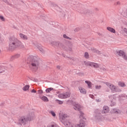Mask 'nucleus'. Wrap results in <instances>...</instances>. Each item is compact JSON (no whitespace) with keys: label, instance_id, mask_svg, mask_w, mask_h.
I'll use <instances>...</instances> for the list:
<instances>
[{"label":"nucleus","instance_id":"nucleus-1","mask_svg":"<svg viewBox=\"0 0 127 127\" xmlns=\"http://www.w3.org/2000/svg\"><path fill=\"white\" fill-rule=\"evenodd\" d=\"M79 116V124H77L70 122L67 120L64 122V125L66 127H86V117H85V114L83 112H80Z\"/></svg>","mask_w":127,"mask_h":127},{"label":"nucleus","instance_id":"nucleus-2","mask_svg":"<svg viewBox=\"0 0 127 127\" xmlns=\"http://www.w3.org/2000/svg\"><path fill=\"white\" fill-rule=\"evenodd\" d=\"M10 43L9 44V51H13L16 47H19L22 45V43L19 41L17 39L12 37L9 39Z\"/></svg>","mask_w":127,"mask_h":127},{"label":"nucleus","instance_id":"nucleus-3","mask_svg":"<svg viewBox=\"0 0 127 127\" xmlns=\"http://www.w3.org/2000/svg\"><path fill=\"white\" fill-rule=\"evenodd\" d=\"M33 116H34V114H30L27 116L21 117L18 120L19 124H20V125H23V126H25V125L28 123V122L32 121Z\"/></svg>","mask_w":127,"mask_h":127},{"label":"nucleus","instance_id":"nucleus-4","mask_svg":"<svg viewBox=\"0 0 127 127\" xmlns=\"http://www.w3.org/2000/svg\"><path fill=\"white\" fill-rule=\"evenodd\" d=\"M31 68L34 70H37L39 67V61H38V57L36 56H31L30 57Z\"/></svg>","mask_w":127,"mask_h":127},{"label":"nucleus","instance_id":"nucleus-5","mask_svg":"<svg viewBox=\"0 0 127 127\" xmlns=\"http://www.w3.org/2000/svg\"><path fill=\"white\" fill-rule=\"evenodd\" d=\"M70 93L69 92H65L64 93H61L59 94L58 97L60 99H67V98H69L70 97Z\"/></svg>","mask_w":127,"mask_h":127},{"label":"nucleus","instance_id":"nucleus-6","mask_svg":"<svg viewBox=\"0 0 127 127\" xmlns=\"http://www.w3.org/2000/svg\"><path fill=\"white\" fill-rule=\"evenodd\" d=\"M105 84L108 87H109L110 89H111V91H112L113 92L117 91V88L116 87V86L114 85V84L110 83L109 82H106Z\"/></svg>","mask_w":127,"mask_h":127},{"label":"nucleus","instance_id":"nucleus-7","mask_svg":"<svg viewBox=\"0 0 127 127\" xmlns=\"http://www.w3.org/2000/svg\"><path fill=\"white\" fill-rule=\"evenodd\" d=\"M109 98L111 100V104L110 105L111 107H113V106H115L116 105V96L115 95H111L109 96Z\"/></svg>","mask_w":127,"mask_h":127},{"label":"nucleus","instance_id":"nucleus-8","mask_svg":"<svg viewBox=\"0 0 127 127\" xmlns=\"http://www.w3.org/2000/svg\"><path fill=\"white\" fill-rule=\"evenodd\" d=\"M125 53V52H124L123 51L119 50L116 51L115 53V55H116V56H119V57H123Z\"/></svg>","mask_w":127,"mask_h":127},{"label":"nucleus","instance_id":"nucleus-9","mask_svg":"<svg viewBox=\"0 0 127 127\" xmlns=\"http://www.w3.org/2000/svg\"><path fill=\"white\" fill-rule=\"evenodd\" d=\"M19 37L21 38V39H22L23 40H27L28 39V37L27 36L22 33L19 34Z\"/></svg>","mask_w":127,"mask_h":127},{"label":"nucleus","instance_id":"nucleus-10","mask_svg":"<svg viewBox=\"0 0 127 127\" xmlns=\"http://www.w3.org/2000/svg\"><path fill=\"white\" fill-rule=\"evenodd\" d=\"M109 112H110V109H109V107L104 106L102 113H103V114H108Z\"/></svg>","mask_w":127,"mask_h":127},{"label":"nucleus","instance_id":"nucleus-11","mask_svg":"<svg viewBox=\"0 0 127 127\" xmlns=\"http://www.w3.org/2000/svg\"><path fill=\"white\" fill-rule=\"evenodd\" d=\"M78 89L80 93H81V94H86L87 91H86V89H85L84 88L82 87H79Z\"/></svg>","mask_w":127,"mask_h":127},{"label":"nucleus","instance_id":"nucleus-12","mask_svg":"<svg viewBox=\"0 0 127 127\" xmlns=\"http://www.w3.org/2000/svg\"><path fill=\"white\" fill-rule=\"evenodd\" d=\"M82 107L80 106L79 104H75L74 105L73 108L74 110H76V111H80L82 109Z\"/></svg>","mask_w":127,"mask_h":127},{"label":"nucleus","instance_id":"nucleus-13","mask_svg":"<svg viewBox=\"0 0 127 127\" xmlns=\"http://www.w3.org/2000/svg\"><path fill=\"white\" fill-rule=\"evenodd\" d=\"M90 66L93 67V68H99V67H100V65L99 64H98L97 63L91 62V64Z\"/></svg>","mask_w":127,"mask_h":127},{"label":"nucleus","instance_id":"nucleus-14","mask_svg":"<svg viewBox=\"0 0 127 127\" xmlns=\"http://www.w3.org/2000/svg\"><path fill=\"white\" fill-rule=\"evenodd\" d=\"M107 29L108 31L111 32V33H116V30L112 27H107Z\"/></svg>","mask_w":127,"mask_h":127},{"label":"nucleus","instance_id":"nucleus-15","mask_svg":"<svg viewBox=\"0 0 127 127\" xmlns=\"http://www.w3.org/2000/svg\"><path fill=\"white\" fill-rule=\"evenodd\" d=\"M68 115L67 114H60V119H61L62 120H65V119L68 118Z\"/></svg>","mask_w":127,"mask_h":127},{"label":"nucleus","instance_id":"nucleus-16","mask_svg":"<svg viewBox=\"0 0 127 127\" xmlns=\"http://www.w3.org/2000/svg\"><path fill=\"white\" fill-rule=\"evenodd\" d=\"M37 48L39 49V50L42 52V53H44V50L43 49V48L42 47V46L41 45H37L36 46Z\"/></svg>","mask_w":127,"mask_h":127},{"label":"nucleus","instance_id":"nucleus-17","mask_svg":"<svg viewBox=\"0 0 127 127\" xmlns=\"http://www.w3.org/2000/svg\"><path fill=\"white\" fill-rule=\"evenodd\" d=\"M40 99L42 100V101H43V102H48L49 101L48 98L46 96H42L40 98Z\"/></svg>","mask_w":127,"mask_h":127},{"label":"nucleus","instance_id":"nucleus-18","mask_svg":"<svg viewBox=\"0 0 127 127\" xmlns=\"http://www.w3.org/2000/svg\"><path fill=\"white\" fill-rule=\"evenodd\" d=\"M85 82L86 84H87L88 87L89 88H91L92 87V82H91L90 81H85Z\"/></svg>","mask_w":127,"mask_h":127},{"label":"nucleus","instance_id":"nucleus-19","mask_svg":"<svg viewBox=\"0 0 127 127\" xmlns=\"http://www.w3.org/2000/svg\"><path fill=\"white\" fill-rule=\"evenodd\" d=\"M118 85L120 86V87H126V84L123 82H119Z\"/></svg>","mask_w":127,"mask_h":127},{"label":"nucleus","instance_id":"nucleus-20","mask_svg":"<svg viewBox=\"0 0 127 127\" xmlns=\"http://www.w3.org/2000/svg\"><path fill=\"white\" fill-rule=\"evenodd\" d=\"M28 89H29V85H25L23 87L22 89L23 91H28Z\"/></svg>","mask_w":127,"mask_h":127},{"label":"nucleus","instance_id":"nucleus-21","mask_svg":"<svg viewBox=\"0 0 127 127\" xmlns=\"http://www.w3.org/2000/svg\"><path fill=\"white\" fill-rule=\"evenodd\" d=\"M92 64V62H84V64L86 65V66H90Z\"/></svg>","mask_w":127,"mask_h":127},{"label":"nucleus","instance_id":"nucleus-22","mask_svg":"<svg viewBox=\"0 0 127 127\" xmlns=\"http://www.w3.org/2000/svg\"><path fill=\"white\" fill-rule=\"evenodd\" d=\"M52 90H53V88H49L46 90V93H50Z\"/></svg>","mask_w":127,"mask_h":127},{"label":"nucleus","instance_id":"nucleus-23","mask_svg":"<svg viewBox=\"0 0 127 127\" xmlns=\"http://www.w3.org/2000/svg\"><path fill=\"white\" fill-rule=\"evenodd\" d=\"M56 102H57L58 104H59V105H62V104H63V101H60L59 100H56Z\"/></svg>","mask_w":127,"mask_h":127},{"label":"nucleus","instance_id":"nucleus-24","mask_svg":"<svg viewBox=\"0 0 127 127\" xmlns=\"http://www.w3.org/2000/svg\"><path fill=\"white\" fill-rule=\"evenodd\" d=\"M120 111L118 109H112V113H119Z\"/></svg>","mask_w":127,"mask_h":127},{"label":"nucleus","instance_id":"nucleus-25","mask_svg":"<svg viewBox=\"0 0 127 127\" xmlns=\"http://www.w3.org/2000/svg\"><path fill=\"white\" fill-rule=\"evenodd\" d=\"M47 127H56V124H53L52 125L49 124L48 125Z\"/></svg>","mask_w":127,"mask_h":127},{"label":"nucleus","instance_id":"nucleus-26","mask_svg":"<svg viewBox=\"0 0 127 127\" xmlns=\"http://www.w3.org/2000/svg\"><path fill=\"white\" fill-rule=\"evenodd\" d=\"M123 58L127 61V56L126 55V53L122 56Z\"/></svg>","mask_w":127,"mask_h":127},{"label":"nucleus","instance_id":"nucleus-27","mask_svg":"<svg viewBox=\"0 0 127 127\" xmlns=\"http://www.w3.org/2000/svg\"><path fill=\"white\" fill-rule=\"evenodd\" d=\"M102 88V86L101 85H95V89L97 90H100Z\"/></svg>","mask_w":127,"mask_h":127},{"label":"nucleus","instance_id":"nucleus-28","mask_svg":"<svg viewBox=\"0 0 127 127\" xmlns=\"http://www.w3.org/2000/svg\"><path fill=\"white\" fill-rule=\"evenodd\" d=\"M85 58H86V59H88L89 58V54L88 53H85L84 54Z\"/></svg>","mask_w":127,"mask_h":127},{"label":"nucleus","instance_id":"nucleus-29","mask_svg":"<svg viewBox=\"0 0 127 127\" xmlns=\"http://www.w3.org/2000/svg\"><path fill=\"white\" fill-rule=\"evenodd\" d=\"M120 100H124L125 99V95H122L119 96Z\"/></svg>","mask_w":127,"mask_h":127},{"label":"nucleus","instance_id":"nucleus-30","mask_svg":"<svg viewBox=\"0 0 127 127\" xmlns=\"http://www.w3.org/2000/svg\"><path fill=\"white\" fill-rule=\"evenodd\" d=\"M10 87L11 88V89H14V88H15V84H11V85H10Z\"/></svg>","mask_w":127,"mask_h":127},{"label":"nucleus","instance_id":"nucleus-31","mask_svg":"<svg viewBox=\"0 0 127 127\" xmlns=\"http://www.w3.org/2000/svg\"><path fill=\"white\" fill-rule=\"evenodd\" d=\"M51 114H52L53 117H56V114H55V112H54L53 111H51Z\"/></svg>","mask_w":127,"mask_h":127},{"label":"nucleus","instance_id":"nucleus-32","mask_svg":"<svg viewBox=\"0 0 127 127\" xmlns=\"http://www.w3.org/2000/svg\"><path fill=\"white\" fill-rule=\"evenodd\" d=\"M19 57H20V55L19 54H17L14 56V58H19Z\"/></svg>","mask_w":127,"mask_h":127},{"label":"nucleus","instance_id":"nucleus-33","mask_svg":"<svg viewBox=\"0 0 127 127\" xmlns=\"http://www.w3.org/2000/svg\"><path fill=\"white\" fill-rule=\"evenodd\" d=\"M0 19H1V20H2V21H4V18L2 16H0Z\"/></svg>","mask_w":127,"mask_h":127},{"label":"nucleus","instance_id":"nucleus-34","mask_svg":"<svg viewBox=\"0 0 127 127\" xmlns=\"http://www.w3.org/2000/svg\"><path fill=\"white\" fill-rule=\"evenodd\" d=\"M63 37L64 38H65L66 39H69V37H68V36H67V35H64Z\"/></svg>","mask_w":127,"mask_h":127},{"label":"nucleus","instance_id":"nucleus-35","mask_svg":"<svg viewBox=\"0 0 127 127\" xmlns=\"http://www.w3.org/2000/svg\"><path fill=\"white\" fill-rule=\"evenodd\" d=\"M38 92L39 94H43V90H38Z\"/></svg>","mask_w":127,"mask_h":127},{"label":"nucleus","instance_id":"nucleus-36","mask_svg":"<svg viewBox=\"0 0 127 127\" xmlns=\"http://www.w3.org/2000/svg\"><path fill=\"white\" fill-rule=\"evenodd\" d=\"M57 69H58V70H60V69H61V66L57 65Z\"/></svg>","mask_w":127,"mask_h":127},{"label":"nucleus","instance_id":"nucleus-37","mask_svg":"<svg viewBox=\"0 0 127 127\" xmlns=\"http://www.w3.org/2000/svg\"><path fill=\"white\" fill-rule=\"evenodd\" d=\"M124 31L125 32V33H127V28H124Z\"/></svg>","mask_w":127,"mask_h":127},{"label":"nucleus","instance_id":"nucleus-38","mask_svg":"<svg viewBox=\"0 0 127 127\" xmlns=\"http://www.w3.org/2000/svg\"><path fill=\"white\" fill-rule=\"evenodd\" d=\"M31 93H36V90H35V89H32L31 90Z\"/></svg>","mask_w":127,"mask_h":127},{"label":"nucleus","instance_id":"nucleus-39","mask_svg":"<svg viewBox=\"0 0 127 127\" xmlns=\"http://www.w3.org/2000/svg\"><path fill=\"white\" fill-rule=\"evenodd\" d=\"M116 4H117V5H119L121 4V2H120V1H117V2H116Z\"/></svg>","mask_w":127,"mask_h":127},{"label":"nucleus","instance_id":"nucleus-40","mask_svg":"<svg viewBox=\"0 0 127 127\" xmlns=\"http://www.w3.org/2000/svg\"><path fill=\"white\" fill-rule=\"evenodd\" d=\"M2 72H4V70L0 71V73H2Z\"/></svg>","mask_w":127,"mask_h":127},{"label":"nucleus","instance_id":"nucleus-41","mask_svg":"<svg viewBox=\"0 0 127 127\" xmlns=\"http://www.w3.org/2000/svg\"><path fill=\"white\" fill-rule=\"evenodd\" d=\"M57 94H59V92H57Z\"/></svg>","mask_w":127,"mask_h":127}]
</instances>
